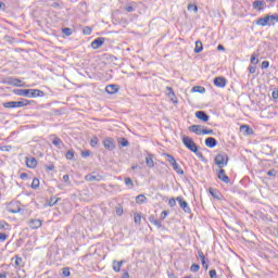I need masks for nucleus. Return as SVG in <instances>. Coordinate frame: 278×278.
I'll return each instance as SVG.
<instances>
[{"label":"nucleus","mask_w":278,"mask_h":278,"mask_svg":"<svg viewBox=\"0 0 278 278\" xmlns=\"http://www.w3.org/2000/svg\"><path fill=\"white\" fill-rule=\"evenodd\" d=\"M16 94H18V97H29L34 99L36 97H43L45 92L40 91V89H17Z\"/></svg>","instance_id":"nucleus-1"},{"label":"nucleus","mask_w":278,"mask_h":278,"mask_svg":"<svg viewBox=\"0 0 278 278\" xmlns=\"http://www.w3.org/2000/svg\"><path fill=\"white\" fill-rule=\"evenodd\" d=\"M275 25V23H278V14L274 15H265L264 17H260L256 21V24L261 25V27H266V25Z\"/></svg>","instance_id":"nucleus-2"},{"label":"nucleus","mask_w":278,"mask_h":278,"mask_svg":"<svg viewBox=\"0 0 278 278\" xmlns=\"http://www.w3.org/2000/svg\"><path fill=\"white\" fill-rule=\"evenodd\" d=\"M26 105H29V100H21V101H9L3 103V108H7L8 110L14 109V108H26Z\"/></svg>","instance_id":"nucleus-3"},{"label":"nucleus","mask_w":278,"mask_h":278,"mask_svg":"<svg viewBox=\"0 0 278 278\" xmlns=\"http://www.w3.org/2000/svg\"><path fill=\"white\" fill-rule=\"evenodd\" d=\"M228 162H229V155H227V153L225 152L218 153L215 156V164L216 166H218V168H224L225 166H227Z\"/></svg>","instance_id":"nucleus-4"},{"label":"nucleus","mask_w":278,"mask_h":278,"mask_svg":"<svg viewBox=\"0 0 278 278\" xmlns=\"http://www.w3.org/2000/svg\"><path fill=\"white\" fill-rule=\"evenodd\" d=\"M182 143L185 144V147L187 149H189V151H191L192 153H197V151H199V146H197V143L194 142V140H192V138L185 136L182 137Z\"/></svg>","instance_id":"nucleus-5"},{"label":"nucleus","mask_w":278,"mask_h":278,"mask_svg":"<svg viewBox=\"0 0 278 278\" xmlns=\"http://www.w3.org/2000/svg\"><path fill=\"white\" fill-rule=\"evenodd\" d=\"M176 201L179 203L181 210H184V212L186 214H191L192 213V210L190 208V205L188 204V202L186 200H184V198L177 197Z\"/></svg>","instance_id":"nucleus-6"},{"label":"nucleus","mask_w":278,"mask_h":278,"mask_svg":"<svg viewBox=\"0 0 278 278\" xmlns=\"http://www.w3.org/2000/svg\"><path fill=\"white\" fill-rule=\"evenodd\" d=\"M104 177L101 174L91 173L85 176L86 181H103Z\"/></svg>","instance_id":"nucleus-7"},{"label":"nucleus","mask_w":278,"mask_h":278,"mask_svg":"<svg viewBox=\"0 0 278 278\" xmlns=\"http://www.w3.org/2000/svg\"><path fill=\"white\" fill-rule=\"evenodd\" d=\"M103 147L108 151H114V149H116V146L114 144V138L109 137V138L104 139Z\"/></svg>","instance_id":"nucleus-8"},{"label":"nucleus","mask_w":278,"mask_h":278,"mask_svg":"<svg viewBox=\"0 0 278 278\" xmlns=\"http://www.w3.org/2000/svg\"><path fill=\"white\" fill-rule=\"evenodd\" d=\"M213 84L216 88H225L227 86V78L223 76L215 77Z\"/></svg>","instance_id":"nucleus-9"},{"label":"nucleus","mask_w":278,"mask_h":278,"mask_svg":"<svg viewBox=\"0 0 278 278\" xmlns=\"http://www.w3.org/2000/svg\"><path fill=\"white\" fill-rule=\"evenodd\" d=\"M217 179H219L220 181H224V184H229L231 181V179H229V176H227L223 167L219 168V170H217Z\"/></svg>","instance_id":"nucleus-10"},{"label":"nucleus","mask_w":278,"mask_h":278,"mask_svg":"<svg viewBox=\"0 0 278 278\" xmlns=\"http://www.w3.org/2000/svg\"><path fill=\"white\" fill-rule=\"evenodd\" d=\"M28 227H30L31 229H40L42 227V220L36 218L29 219Z\"/></svg>","instance_id":"nucleus-11"},{"label":"nucleus","mask_w":278,"mask_h":278,"mask_svg":"<svg viewBox=\"0 0 278 278\" xmlns=\"http://www.w3.org/2000/svg\"><path fill=\"white\" fill-rule=\"evenodd\" d=\"M104 43H105V38L99 37L91 42V47L92 49H101V47H103Z\"/></svg>","instance_id":"nucleus-12"},{"label":"nucleus","mask_w":278,"mask_h":278,"mask_svg":"<svg viewBox=\"0 0 278 278\" xmlns=\"http://www.w3.org/2000/svg\"><path fill=\"white\" fill-rule=\"evenodd\" d=\"M195 117H198L199 121H203V123H207V121H210V115H207L205 111H197Z\"/></svg>","instance_id":"nucleus-13"},{"label":"nucleus","mask_w":278,"mask_h":278,"mask_svg":"<svg viewBox=\"0 0 278 278\" xmlns=\"http://www.w3.org/2000/svg\"><path fill=\"white\" fill-rule=\"evenodd\" d=\"M252 7L254 10L262 12V10H264V8H266V2H264V0H256L253 2Z\"/></svg>","instance_id":"nucleus-14"},{"label":"nucleus","mask_w":278,"mask_h":278,"mask_svg":"<svg viewBox=\"0 0 278 278\" xmlns=\"http://www.w3.org/2000/svg\"><path fill=\"white\" fill-rule=\"evenodd\" d=\"M168 98L172 102H174L175 105L179 103V100H177V96L175 94V91L172 89V87H166Z\"/></svg>","instance_id":"nucleus-15"},{"label":"nucleus","mask_w":278,"mask_h":278,"mask_svg":"<svg viewBox=\"0 0 278 278\" xmlns=\"http://www.w3.org/2000/svg\"><path fill=\"white\" fill-rule=\"evenodd\" d=\"M189 131L192 134H197V136H201L203 134V126L201 125H191L189 127Z\"/></svg>","instance_id":"nucleus-16"},{"label":"nucleus","mask_w":278,"mask_h":278,"mask_svg":"<svg viewBox=\"0 0 278 278\" xmlns=\"http://www.w3.org/2000/svg\"><path fill=\"white\" fill-rule=\"evenodd\" d=\"M4 84H7L8 86H15V87L20 88L22 81H21V79H18V78H12V77H10V78H7V80L4 81Z\"/></svg>","instance_id":"nucleus-17"},{"label":"nucleus","mask_w":278,"mask_h":278,"mask_svg":"<svg viewBox=\"0 0 278 278\" xmlns=\"http://www.w3.org/2000/svg\"><path fill=\"white\" fill-rule=\"evenodd\" d=\"M205 144L208 147V149H214V147L218 144V141L214 137H207L205 139Z\"/></svg>","instance_id":"nucleus-18"},{"label":"nucleus","mask_w":278,"mask_h":278,"mask_svg":"<svg viewBox=\"0 0 278 278\" xmlns=\"http://www.w3.org/2000/svg\"><path fill=\"white\" fill-rule=\"evenodd\" d=\"M105 90L108 94H116L118 92V85H108Z\"/></svg>","instance_id":"nucleus-19"},{"label":"nucleus","mask_w":278,"mask_h":278,"mask_svg":"<svg viewBox=\"0 0 278 278\" xmlns=\"http://www.w3.org/2000/svg\"><path fill=\"white\" fill-rule=\"evenodd\" d=\"M240 131H242V134H244V136H251L253 134V128H250L249 125H241Z\"/></svg>","instance_id":"nucleus-20"},{"label":"nucleus","mask_w":278,"mask_h":278,"mask_svg":"<svg viewBox=\"0 0 278 278\" xmlns=\"http://www.w3.org/2000/svg\"><path fill=\"white\" fill-rule=\"evenodd\" d=\"M26 166L28 168H36V166H38V161H36V157L26 159Z\"/></svg>","instance_id":"nucleus-21"},{"label":"nucleus","mask_w":278,"mask_h":278,"mask_svg":"<svg viewBox=\"0 0 278 278\" xmlns=\"http://www.w3.org/2000/svg\"><path fill=\"white\" fill-rule=\"evenodd\" d=\"M123 264H125V261H113V270L115 273H121V267L123 266Z\"/></svg>","instance_id":"nucleus-22"},{"label":"nucleus","mask_w":278,"mask_h":278,"mask_svg":"<svg viewBox=\"0 0 278 278\" xmlns=\"http://www.w3.org/2000/svg\"><path fill=\"white\" fill-rule=\"evenodd\" d=\"M53 136V140H52V144H54V147H56V149H62V146L64 144L62 142V139H60L59 137H56L55 135H52Z\"/></svg>","instance_id":"nucleus-23"},{"label":"nucleus","mask_w":278,"mask_h":278,"mask_svg":"<svg viewBox=\"0 0 278 278\" xmlns=\"http://www.w3.org/2000/svg\"><path fill=\"white\" fill-rule=\"evenodd\" d=\"M146 164L148 168H153L155 166V162H153V155L149 154L146 157Z\"/></svg>","instance_id":"nucleus-24"},{"label":"nucleus","mask_w":278,"mask_h":278,"mask_svg":"<svg viewBox=\"0 0 278 278\" xmlns=\"http://www.w3.org/2000/svg\"><path fill=\"white\" fill-rule=\"evenodd\" d=\"M172 166L175 173H177L178 175H184V169L181 168L180 165H178L177 161L172 163Z\"/></svg>","instance_id":"nucleus-25"},{"label":"nucleus","mask_w":278,"mask_h":278,"mask_svg":"<svg viewBox=\"0 0 278 278\" xmlns=\"http://www.w3.org/2000/svg\"><path fill=\"white\" fill-rule=\"evenodd\" d=\"M149 220L152 225H154L155 227H157V229H160L162 227V222L155 219V216L151 215L149 217Z\"/></svg>","instance_id":"nucleus-26"},{"label":"nucleus","mask_w":278,"mask_h":278,"mask_svg":"<svg viewBox=\"0 0 278 278\" xmlns=\"http://www.w3.org/2000/svg\"><path fill=\"white\" fill-rule=\"evenodd\" d=\"M191 92H199L200 94H205V87L194 86L192 87Z\"/></svg>","instance_id":"nucleus-27"},{"label":"nucleus","mask_w":278,"mask_h":278,"mask_svg":"<svg viewBox=\"0 0 278 278\" xmlns=\"http://www.w3.org/2000/svg\"><path fill=\"white\" fill-rule=\"evenodd\" d=\"M203 51V42L201 40L195 41L194 53H201Z\"/></svg>","instance_id":"nucleus-28"},{"label":"nucleus","mask_w":278,"mask_h":278,"mask_svg":"<svg viewBox=\"0 0 278 278\" xmlns=\"http://www.w3.org/2000/svg\"><path fill=\"white\" fill-rule=\"evenodd\" d=\"M136 203L141 205V203H147V197L144 194H139L136 197Z\"/></svg>","instance_id":"nucleus-29"},{"label":"nucleus","mask_w":278,"mask_h":278,"mask_svg":"<svg viewBox=\"0 0 278 278\" xmlns=\"http://www.w3.org/2000/svg\"><path fill=\"white\" fill-rule=\"evenodd\" d=\"M163 155L166 157V162H168L170 165L177 162L174 155H170L168 153H164Z\"/></svg>","instance_id":"nucleus-30"},{"label":"nucleus","mask_w":278,"mask_h":278,"mask_svg":"<svg viewBox=\"0 0 278 278\" xmlns=\"http://www.w3.org/2000/svg\"><path fill=\"white\" fill-rule=\"evenodd\" d=\"M117 142L118 144H121V147H129V140H127L126 138H118Z\"/></svg>","instance_id":"nucleus-31"},{"label":"nucleus","mask_w":278,"mask_h":278,"mask_svg":"<svg viewBox=\"0 0 278 278\" xmlns=\"http://www.w3.org/2000/svg\"><path fill=\"white\" fill-rule=\"evenodd\" d=\"M33 190H38L40 188V180L38 178H34L31 182Z\"/></svg>","instance_id":"nucleus-32"},{"label":"nucleus","mask_w":278,"mask_h":278,"mask_svg":"<svg viewBox=\"0 0 278 278\" xmlns=\"http://www.w3.org/2000/svg\"><path fill=\"white\" fill-rule=\"evenodd\" d=\"M215 132L213 129H207L205 127H203V130H202V136H214Z\"/></svg>","instance_id":"nucleus-33"},{"label":"nucleus","mask_w":278,"mask_h":278,"mask_svg":"<svg viewBox=\"0 0 278 278\" xmlns=\"http://www.w3.org/2000/svg\"><path fill=\"white\" fill-rule=\"evenodd\" d=\"M134 220L136 225H140V223L142 222V215H140V213H135Z\"/></svg>","instance_id":"nucleus-34"},{"label":"nucleus","mask_w":278,"mask_h":278,"mask_svg":"<svg viewBox=\"0 0 278 278\" xmlns=\"http://www.w3.org/2000/svg\"><path fill=\"white\" fill-rule=\"evenodd\" d=\"M62 34H64V36H73V28H70V27L62 28Z\"/></svg>","instance_id":"nucleus-35"},{"label":"nucleus","mask_w":278,"mask_h":278,"mask_svg":"<svg viewBox=\"0 0 278 278\" xmlns=\"http://www.w3.org/2000/svg\"><path fill=\"white\" fill-rule=\"evenodd\" d=\"M0 229L10 230V224H8L5 220H0Z\"/></svg>","instance_id":"nucleus-36"},{"label":"nucleus","mask_w":278,"mask_h":278,"mask_svg":"<svg viewBox=\"0 0 278 278\" xmlns=\"http://www.w3.org/2000/svg\"><path fill=\"white\" fill-rule=\"evenodd\" d=\"M66 160H73L75 157V151L74 150H68L65 154Z\"/></svg>","instance_id":"nucleus-37"},{"label":"nucleus","mask_w":278,"mask_h":278,"mask_svg":"<svg viewBox=\"0 0 278 278\" xmlns=\"http://www.w3.org/2000/svg\"><path fill=\"white\" fill-rule=\"evenodd\" d=\"M190 270L191 273H199V270H201V266L199 264H192Z\"/></svg>","instance_id":"nucleus-38"},{"label":"nucleus","mask_w":278,"mask_h":278,"mask_svg":"<svg viewBox=\"0 0 278 278\" xmlns=\"http://www.w3.org/2000/svg\"><path fill=\"white\" fill-rule=\"evenodd\" d=\"M59 201H60V198H51L48 205L50 207H53V205H56Z\"/></svg>","instance_id":"nucleus-39"},{"label":"nucleus","mask_w":278,"mask_h":278,"mask_svg":"<svg viewBox=\"0 0 278 278\" xmlns=\"http://www.w3.org/2000/svg\"><path fill=\"white\" fill-rule=\"evenodd\" d=\"M188 11L197 13V12H199V7H197V4H189Z\"/></svg>","instance_id":"nucleus-40"},{"label":"nucleus","mask_w":278,"mask_h":278,"mask_svg":"<svg viewBox=\"0 0 278 278\" xmlns=\"http://www.w3.org/2000/svg\"><path fill=\"white\" fill-rule=\"evenodd\" d=\"M83 34L85 36H90L92 34V28L89 27V26H86L84 29H83Z\"/></svg>","instance_id":"nucleus-41"},{"label":"nucleus","mask_w":278,"mask_h":278,"mask_svg":"<svg viewBox=\"0 0 278 278\" xmlns=\"http://www.w3.org/2000/svg\"><path fill=\"white\" fill-rule=\"evenodd\" d=\"M71 275V268L64 267L62 268V276L63 277H68Z\"/></svg>","instance_id":"nucleus-42"},{"label":"nucleus","mask_w":278,"mask_h":278,"mask_svg":"<svg viewBox=\"0 0 278 278\" xmlns=\"http://www.w3.org/2000/svg\"><path fill=\"white\" fill-rule=\"evenodd\" d=\"M125 184L128 186V188H134V180H131V178H125Z\"/></svg>","instance_id":"nucleus-43"},{"label":"nucleus","mask_w":278,"mask_h":278,"mask_svg":"<svg viewBox=\"0 0 278 278\" xmlns=\"http://www.w3.org/2000/svg\"><path fill=\"white\" fill-rule=\"evenodd\" d=\"M97 144H99V138L98 137L91 138L90 146L91 147H97Z\"/></svg>","instance_id":"nucleus-44"},{"label":"nucleus","mask_w":278,"mask_h":278,"mask_svg":"<svg viewBox=\"0 0 278 278\" xmlns=\"http://www.w3.org/2000/svg\"><path fill=\"white\" fill-rule=\"evenodd\" d=\"M260 60L257 59V54H252L251 56V64H258Z\"/></svg>","instance_id":"nucleus-45"},{"label":"nucleus","mask_w":278,"mask_h":278,"mask_svg":"<svg viewBox=\"0 0 278 278\" xmlns=\"http://www.w3.org/2000/svg\"><path fill=\"white\" fill-rule=\"evenodd\" d=\"M168 205L169 207H175V205H177V199L170 198L168 201Z\"/></svg>","instance_id":"nucleus-46"},{"label":"nucleus","mask_w":278,"mask_h":278,"mask_svg":"<svg viewBox=\"0 0 278 278\" xmlns=\"http://www.w3.org/2000/svg\"><path fill=\"white\" fill-rule=\"evenodd\" d=\"M15 266H23V258L22 257H18V256L15 257Z\"/></svg>","instance_id":"nucleus-47"},{"label":"nucleus","mask_w":278,"mask_h":278,"mask_svg":"<svg viewBox=\"0 0 278 278\" xmlns=\"http://www.w3.org/2000/svg\"><path fill=\"white\" fill-rule=\"evenodd\" d=\"M198 256L200 257L201 262H204L205 260H207L205 258V254L201 250L198 251Z\"/></svg>","instance_id":"nucleus-48"},{"label":"nucleus","mask_w":278,"mask_h":278,"mask_svg":"<svg viewBox=\"0 0 278 278\" xmlns=\"http://www.w3.org/2000/svg\"><path fill=\"white\" fill-rule=\"evenodd\" d=\"M115 212H116L117 216H123V206H121V205L116 206Z\"/></svg>","instance_id":"nucleus-49"},{"label":"nucleus","mask_w":278,"mask_h":278,"mask_svg":"<svg viewBox=\"0 0 278 278\" xmlns=\"http://www.w3.org/2000/svg\"><path fill=\"white\" fill-rule=\"evenodd\" d=\"M91 153L92 152H90V150H85V151L81 152V157H90Z\"/></svg>","instance_id":"nucleus-50"},{"label":"nucleus","mask_w":278,"mask_h":278,"mask_svg":"<svg viewBox=\"0 0 278 278\" xmlns=\"http://www.w3.org/2000/svg\"><path fill=\"white\" fill-rule=\"evenodd\" d=\"M268 66H270V62L268 61H263L262 64H261V68H268Z\"/></svg>","instance_id":"nucleus-51"},{"label":"nucleus","mask_w":278,"mask_h":278,"mask_svg":"<svg viewBox=\"0 0 278 278\" xmlns=\"http://www.w3.org/2000/svg\"><path fill=\"white\" fill-rule=\"evenodd\" d=\"M170 214V212H168V211H163L162 213H161V220H164L165 218H166V216H168Z\"/></svg>","instance_id":"nucleus-52"},{"label":"nucleus","mask_w":278,"mask_h":278,"mask_svg":"<svg viewBox=\"0 0 278 278\" xmlns=\"http://www.w3.org/2000/svg\"><path fill=\"white\" fill-rule=\"evenodd\" d=\"M267 175H268V177H276L277 176V170L270 169V170L267 172Z\"/></svg>","instance_id":"nucleus-53"},{"label":"nucleus","mask_w":278,"mask_h":278,"mask_svg":"<svg viewBox=\"0 0 278 278\" xmlns=\"http://www.w3.org/2000/svg\"><path fill=\"white\" fill-rule=\"evenodd\" d=\"M8 240V235L0 232V242H5Z\"/></svg>","instance_id":"nucleus-54"},{"label":"nucleus","mask_w":278,"mask_h":278,"mask_svg":"<svg viewBox=\"0 0 278 278\" xmlns=\"http://www.w3.org/2000/svg\"><path fill=\"white\" fill-rule=\"evenodd\" d=\"M63 181H65V184H71V176H68V174L64 175Z\"/></svg>","instance_id":"nucleus-55"},{"label":"nucleus","mask_w":278,"mask_h":278,"mask_svg":"<svg viewBox=\"0 0 278 278\" xmlns=\"http://www.w3.org/2000/svg\"><path fill=\"white\" fill-rule=\"evenodd\" d=\"M271 97H273V99H275V100L278 99V89H274V91L271 92Z\"/></svg>","instance_id":"nucleus-56"},{"label":"nucleus","mask_w":278,"mask_h":278,"mask_svg":"<svg viewBox=\"0 0 278 278\" xmlns=\"http://www.w3.org/2000/svg\"><path fill=\"white\" fill-rule=\"evenodd\" d=\"M208 275H210V277H212V278L217 277L216 269H211V270L208 271Z\"/></svg>","instance_id":"nucleus-57"},{"label":"nucleus","mask_w":278,"mask_h":278,"mask_svg":"<svg viewBox=\"0 0 278 278\" xmlns=\"http://www.w3.org/2000/svg\"><path fill=\"white\" fill-rule=\"evenodd\" d=\"M202 266H203L204 270H207V268H210V265L207 264V260L202 261Z\"/></svg>","instance_id":"nucleus-58"},{"label":"nucleus","mask_w":278,"mask_h":278,"mask_svg":"<svg viewBox=\"0 0 278 278\" xmlns=\"http://www.w3.org/2000/svg\"><path fill=\"white\" fill-rule=\"evenodd\" d=\"M9 212L11 214H18V212H21V207H18L17 210L11 208V210H9Z\"/></svg>","instance_id":"nucleus-59"},{"label":"nucleus","mask_w":278,"mask_h":278,"mask_svg":"<svg viewBox=\"0 0 278 278\" xmlns=\"http://www.w3.org/2000/svg\"><path fill=\"white\" fill-rule=\"evenodd\" d=\"M249 71H250V73L253 75V74L255 73V71H257V67H255V66H250V67H249Z\"/></svg>","instance_id":"nucleus-60"},{"label":"nucleus","mask_w":278,"mask_h":278,"mask_svg":"<svg viewBox=\"0 0 278 278\" xmlns=\"http://www.w3.org/2000/svg\"><path fill=\"white\" fill-rule=\"evenodd\" d=\"M193 153H195V155H197L198 157H200L201 160H203V153H202V152H199V150H197V152H193Z\"/></svg>","instance_id":"nucleus-61"},{"label":"nucleus","mask_w":278,"mask_h":278,"mask_svg":"<svg viewBox=\"0 0 278 278\" xmlns=\"http://www.w3.org/2000/svg\"><path fill=\"white\" fill-rule=\"evenodd\" d=\"M27 177H29V175H27V173H22L20 175V178H22V179H27Z\"/></svg>","instance_id":"nucleus-62"},{"label":"nucleus","mask_w":278,"mask_h":278,"mask_svg":"<svg viewBox=\"0 0 278 278\" xmlns=\"http://www.w3.org/2000/svg\"><path fill=\"white\" fill-rule=\"evenodd\" d=\"M126 12H134V7L127 5L126 7Z\"/></svg>","instance_id":"nucleus-63"},{"label":"nucleus","mask_w":278,"mask_h":278,"mask_svg":"<svg viewBox=\"0 0 278 278\" xmlns=\"http://www.w3.org/2000/svg\"><path fill=\"white\" fill-rule=\"evenodd\" d=\"M0 278H8V273H0Z\"/></svg>","instance_id":"nucleus-64"}]
</instances>
